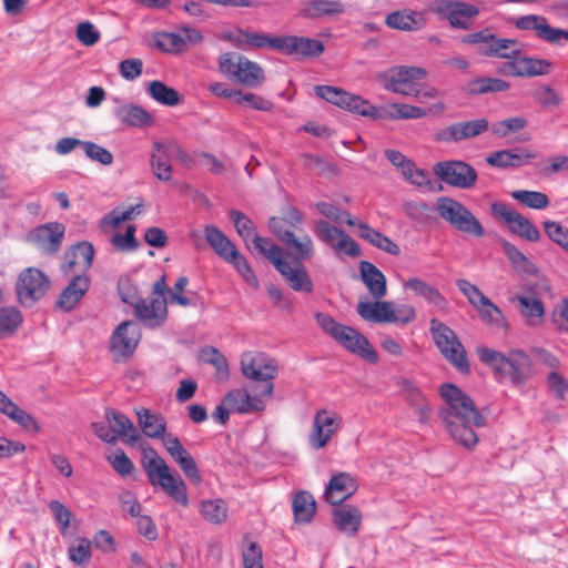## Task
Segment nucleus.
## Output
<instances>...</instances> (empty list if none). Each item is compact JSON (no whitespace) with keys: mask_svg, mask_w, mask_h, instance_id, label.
I'll return each mask as SVG.
<instances>
[{"mask_svg":"<svg viewBox=\"0 0 568 568\" xmlns=\"http://www.w3.org/2000/svg\"><path fill=\"white\" fill-rule=\"evenodd\" d=\"M149 481L160 487L175 503L187 506L186 486L179 474H172L168 464H143Z\"/></svg>","mask_w":568,"mask_h":568,"instance_id":"obj_9","label":"nucleus"},{"mask_svg":"<svg viewBox=\"0 0 568 568\" xmlns=\"http://www.w3.org/2000/svg\"><path fill=\"white\" fill-rule=\"evenodd\" d=\"M544 227L547 236L568 252V229L555 221H545Z\"/></svg>","mask_w":568,"mask_h":568,"instance_id":"obj_64","label":"nucleus"},{"mask_svg":"<svg viewBox=\"0 0 568 568\" xmlns=\"http://www.w3.org/2000/svg\"><path fill=\"white\" fill-rule=\"evenodd\" d=\"M91 541L87 538L79 537L69 547V559L77 565H85L91 559Z\"/></svg>","mask_w":568,"mask_h":568,"instance_id":"obj_58","label":"nucleus"},{"mask_svg":"<svg viewBox=\"0 0 568 568\" xmlns=\"http://www.w3.org/2000/svg\"><path fill=\"white\" fill-rule=\"evenodd\" d=\"M278 51L286 55L318 57L324 52V45L316 39L298 36H281Z\"/></svg>","mask_w":568,"mask_h":568,"instance_id":"obj_22","label":"nucleus"},{"mask_svg":"<svg viewBox=\"0 0 568 568\" xmlns=\"http://www.w3.org/2000/svg\"><path fill=\"white\" fill-rule=\"evenodd\" d=\"M225 262L233 264L244 281L253 287L258 286V280L247 260L236 250Z\"/></svg>","mask_w":568,"mask_h":568,"instance_id":"obj_59","label":"nucleus"},{"mask_svg":"<svg viewBox=\"0 0 568 568\" xmlns=\"http://www.w3.org/2000/svg\"><path fill=\"white\" fill-rule=\"evenodd\" d=\"M239 32L243 37V40L246 44L254 47V48H272L278 51V44L281 42V36L280 37H270L264 33L258 32H252L247 30L240 29Z\"/></svg>","mask_w":568,"mask_h":568,"instance_id":"obj_57","label":"nucleus"},{"mask_svg":"<svg viewBox=\"0 0 568 568\" xmlns=\"http://www.w3.org/2000/svg\"><path fill=\"white\" fill-rule=\"evenodd\" d=\"M436 211L456 231L475 237L485 235L479 220L459 201L448 196L438 197Z\"/></svg>","mask_w":568,"mask_h":568,"instance_id":"obj_5","label":"nucleus"},{"mask_svg":"<svg viewBox=\"0 0 568 568\" xmlns=\"http://www.w3.org/2000/svg\"><path fill=\"white\" fill-rule=\"evenodd\" d=\"M201 514L212 524H222L227 517V506L222 499L204 500L201 503Z\"/></svg>","mask_w":568,"mask_h":568,"instance_id":"obj_53","label":"nucleus"},{"mask_svg":"<svg viewBox=\"0 0 568 568\" xmlns=\"http://www.w3.org/2000/svg\"><path fill=\"white\" fill-rule=\"evenodd\" d=\"M141 339V331L133 321L118 325L111 336V351L116 361L132 356Z\"/></svg>","mask_w":568,"mask_h":568,"instance_id":"obj_17","label":"nucleus"},{"mask_svg":"<svg viewBox=\"0 0 568 568\" xmlns=\"http://www.w3.org/2000/svg\"><path fill=\"white\" fill-rule=\"evenodd\" d=\"M135 226L130 224L126 226L125 233H115L111 236L110 243L112 246L122 253L134 252L139 248V242L135 239Z\"/></svg>","mask_w":568,"mask_h":568,"instance_id":"obj_55","label":"nucleus"},{"mask_svg":"<svg viewBox=\"0 0 568 568\" xmlns=\"http://www.w3.org/2000/svg\"><path fill=\"white\" fill-rule=\"evenodd\" d=\"M315 318L318 326L344 348L358 355L368 363L376 364L378 362L377 352L363 334L353 327L336 322L331 315L325 313H316Z\"/></svg>","mask_w":568,"mask_h":568,"instance_id":"obj_3","label":"nucleus"},{"mask_svg":"<svg viewBox=\"0 0 568 568\" xmlns=\"http://www.w3.org/2000/svg\"><path fill=\"white\" fill-rule=\"evenodd\" d=\"M426 114L427 111L419 106L405 103H392L385 108L375 106L373 120L420 119Z\"/></svg>","mask_w":568,"mask_h":568,"instance_id":"obj_32","label":"nucleus"},{"mask_svg":"<svg viewBox=\"0 0 568 568\" xmlns=\"http://www.w3.org/2000/svg\"><path fill=\"white\" fill-rule=\"evenodd\" d=\"M138 424L142 433L150 438H160L166 432V422L161 414L151 412L148 408L135 410Z\"/></svg>","mask_w":568,"mask_h":568,"instance_id":"obj_35","label":"nucleus"},{"mask_svg":"<svg viewBox=\"0 0 568 568\" xmlns=\"http://www.w3.org/2000/svg\"><path fill=\"white\" fill-rule=\"evenodd\" d=\"M71 260L67 261L68 268H72L74 265H79L82 271H88L93 261L94 247L89 242H81L72 247Z\"/></svg>","mask_w":568,"mask_h":568,"instance_id":"obj_49","label":"nucleus"},{"mask_svg":"<svg viewBox=\"0 0 568 568\" xmlns=\"http://www.w3.org/2000/svg\"><path fill=\"white\" fill-rule=\"evenodd\" d=\"M489 129L486 118H475L450 123L436 131L434 139L443 143H460L484 134Z\"/></svg>","mask_w":568,"mask_h":568,"instance_id":"obj_11","label":"nucleus"},{"mask_svg":"<svg viewBox=\"0 0 568 568\" xmlns=\"http://www.w3.org/2000/svg\"><path fill=\"white\" fill-rule=\"evenodd\" d=\"M491 214L495 219L504 221L509 231L529 242H537L540 239L538 229L523 214L511 210L501 202H494L490 205Z\"/></svg>","mask_w":568,"mask_h":568,"instance_id":"obj_13","label":"nucleus"},{"mask_svg":"<svg viewBox=\"0 0 568 568\" xmlns=\"http://www.w3.org/2000/svg\"><path fill=\"white\" fill-rule=\"evenodd\" d=\"M477 354L500 381L507 379L515 386L524 385L534 375L532 362L523 351L513 349L504 355L488 347H479Z\"/></svg>","mask_w":568,"mask_h":568,"instance_id":"obj_2","label":"nucleus"},{"mask_svg":"<svg viewBox=\"0 0 568 568\" xmlns=\"http://www.w3.org/2000/svg\"><path fill=\"white\" fill-rule=\"evenodd\" d=\"M336 105L371 119H373V114L375 113V105L371 104L362 97L352 94L343 89Z\"/></svg>","mask_w":568,"mask_h":568,"instance_id":"obj_43","label":"nucleus"},{"mask_svg":"<svg viewBox=\"0 0 568 568\" xmlns=\"http://www.w3.org/2000/svg\"><path fill=\"white\" fill-rule=\"evenodd\" d=\"M333 523L339 530L354 536L359 529L362 514L355 506L341 504L333 510Z\"/></svg>","mask_w":568,"mask_h":568,"instance_id":"obj_34","label":"nucleus"},{"mask_svg":"<svg viewBox=\"0 0 568 568\" xmlns=\"http://www.w3.org/2000/svg\"><path fill=\"white\" fill-rule=\"evenodd\" d=\"M230 217L232 219L236 232L246 242L255 234V225L253 221L239 210H230Z\"/></svg>","mask_w":568,"mask_h":568,"instance_id":"obj_62","label":"nucleus"},{"mask_svg":"<svg viewBox=\"0 0 568 568\" xmlns=\"http://www.w3.org/2000/svg\"><path fill=\"white\" fill-rule=\"evenodd\" d=\"M313 232L321 242L334 247L344 231L331 225L325 220H317L314 223Z\"/></svg>","mask_w":568,"mask_h":568,"instance_id":"obj_56","label":"nucleus"},{"mask_svg":"<svg viewBox=\"0 0 568 568\" xmlns=\"http://www.w3.org/2000/svg\"><path fill=\"white\" fill-rule=\"evenodd\" d=\"M219 70L227 79L248 88H258L265 80L263 69L245 55L225 52L219 57Z\"/></svg>","mask_w":568,"mask_h":568,"instance_id":"obj_4","label":"nucleus"},{"mask_svg":"<svg viewBox=\"0 0 568 568\" xmlns=\"http://www.w3.org/2000/svg\"><path fill=\"white\" fill-rule=\"evenodd\" d=\"M151 166L154 175L161 181H170L172 176V166L166 148L161 143L154 144V151L151 155Z\"/></svg>","mask_w":568,"mask_h":568,"instance_id":"obj_45","label":"nucleus"},{"mask_svg":"<svg viewBox=\"0 0 568 568\" xmlns=\"http://www.w3.org/2000/svg\"><path fill=\"white\" fill-rule=\"evenodd\" d=\"M294 519L298 524H308L316 513V501L308 491L301 490L292 499Z\"/></svg>","mask_w":568,"mask_h":568,"instance_id":"obj_40","label":"nucleus"},{"mask_svg":"<svg viewBox=\"0 0 568 568\" xmlns=\"http://www.w3.org/2000/svg\"><path fill=\"white\" fill-rule=\"evenodd\" d=\"M268 227L272 233L290 250L295 254L297 261L310 260L314 255L313 241L308 235H304L300 239L288 229L284 227V221L277 220L276 216H272L268 221Z\"/></svg>","mask_w":568,"mask_h":568,"instance_id":"obj_16","label":"nucleus"},{"mask_svg":"<svg viewBox=\"0 0 568 568\" xmlns=\"http://www.w3.org/2000/svg\"><path fill=\"white\" fill-rule=\"evenodd\" d=\"M536 158V154L524 148L498 150L486 158L488 165L498 169L519 168Z\"/></svg>","mask_w":568,"mask_h":568,"instance_id":"obj_25","label":"nucleus"},{"mask_svg":"<svg viewBox=\"0 0 568 568\" xmlns=\"http://www.w3.org/2000/svg\"><path fill=\"white\" fill-rule=\"evenodd\" d=\"M475 308L479 313L481 320L488 325L495 326L497 328L506 326V318L501 310L488 297H486Z\"/></svg>","mask_w":568,"mask_h":568,"instance_id":"obj_51","label":"nucleus"},{"mask_svg":"<svg viewBox=\"0 0 568 568\" xmlns=\"http://www.w3.org/2000/svg\"><path fill=\"white\" fill-rule=\"evenodd\" d=\"M64 235V226L61 223H48L36 227L28 234V241L47 254L59 251Z\"/></svg>","mask_w":568,"mask_h":568,"instance_id":"obj_20","label":"nucleus"},{"mask_svg":"<svg viewBox=\"0 0 568 568\" xmlns=\"http://www.w3.org/2000/svg\"><path fill=\"white\" fill-rule=\"evenodd\" d=\"M429 331L443 356L460 373H469L466 351L455 332L437 318L430 320Z\"/></svg>","mask_w":568,"mask_h":568,"instance_id":"obj_7","label":"nucleus"},{"mask_svg":"<svg viewBox=\"0 0 568 568\" xmlns=\"http://www.w3.org/2000/svg\"><path fill=\"white\" fill-rule=\"evenodd\" d=\"M501 246L514 270L518 273L534 274L537 268L514 244L503 240Z\"/></svg>","mask_w":568,"mask_h":568,"instance_id":"obj_46","label":"nucleus"},{"mask_svg":"<svg viewBox=\"0 0 568 568\" xmlns=\"http://www.w3.org/2000/svg\"><path fill=\"white\" fill-rule=\"evenodd\" d=\"M339 426L335 413L325 409L318 410L313 420V428L308 435V443L313 448L324 447Z\"/></svg>","mask_w":568,"mask_h":568,"instance_id":"obj_21","label":"nucleus"},{"mask_svg":"<svg viewBox=\"0 0 568 568\" xmlns=\"http://www.w3.org/2000/svg\"><path fill=\"white\" fill-rule=\"evenodd\" d=\"M204 234L214 253L224 261L237 250L233 242L215 225H206Z\"/></svg>","mask_w":568,"mask_h":568,"instance_id":"obj_39","label":"nucleus"},{"mask_svg":"<svg viewBox=\"0 0 568 568\" xmlns=\"http://www.w3.org/2000/svg\"><path fill=\"white\" fill-rule=\"evenodd\" d=\"M358 235L363 240L367 241L372 245L376 246L377 248L392 254V255H399L400 248L399 246L393 242L388 236L382 234L377 230L371 227L367 224L359 223L358 224Z\"/></svg>","mask_w":568,"mask_h":568,"instance_id":"obj_41","label":"nucleus"},{"mask_svg":"<svg viewBox=\"0 0 568 568\" xmlns=\"http://www.w3.org/2000/svg\"><path fill=\"white\" fill-rule=\"evenodd\" d=\"M50 287V280L38 268H26L16 284L19 302L24 306H32L44 296Z\"/></svg>","mask_w":568,"mask_h":568,"instance_id":"obj_12","label":"nucleus"},{"mask_svg":"<svg viewBox=\"0 0 568 568\" xmlns=\"http://www.w3.org/2000/svg\"><path fill=\"white\" fill-rule=\"evenodd\" d=\"M22 315L16 307L0 308V338L12 335L21 325Z\"/></svg>","mask_w":568,"mask_h":568,"instance_id":"obj_52","label":"nucleus"},{"mask_svg":"<svg viewBox=\"0 0 568 568\" xmlns=\"http://www.w3.org/2000/svg\"><path fill=\"white\" fill-rule=\"evenodd\" d=\"M440 395L446 406L438 410L450 437L467 449L473 448L478 437L475 427L485 426V417L479 413L473 399L454 384L440 386Z\"/></svg>","mask_w":568,"mask_h":568,"instance_id":"obj_1","label":"nucleus"},{"mask_svg":"<svg viewBox=\"0 0 568 568\" xmlns=\"http://www.w3.org/2000/svg\"><path fill=\"white\" fill-rule=\"evenodd\" d=\"M105 419L112 430H114L116 439L126 438L125 442L128 444L131 443V435H135L134 432H139L128 416L113 408L105 409Z\"/></svg>","mask_w":568,"mask_h":568,"instance_id":"obj_42","label":"nucleus"},{"mask_svg":"<svg viewBox=\"0 0 568 568\" xmlns=\"http://www.w3.org/2000/svg\"><path fill=\"white\" fill-rule=\"evenodd\" d=\"M434 11L447 19L453 28L462 30H468L471 27V20L480 12L475 4L453 0L437 1Z\"/></svg>","mask_w":568,"mask_h":568,"instance_id":"obj_15","label":"nucleus"},{"mask_svg":"<svg viewBox=\"0 0 568 568\" xmlns=\"http://www.w3.org/2000/svg\"><path fill=\"white\" fill-rule=\"evenodd\" d=\"M404 288L412 291L416 296L423 297L427 303L435 306L442 312L448 311V301L445 296L434 286L425 281L410 277L404 283Z\"/></svg>","mask_w":568,"mask_h":568,"instance_id":"obj_28","label":"nucleus"},{"mask_svg":"<svg viewBox=\"0 0 568 568\" xmlns=\"http://www.w3.org/2000/svg\"><path fill=\"white\" fill-rule=\"evenodd\" d=\"M546 384L557 399L568 402V382L561 374L557 371H550Z\"/></svg>","mask_w":568,"mask_h":568,"instance_id":"obj_63","label":"nucleus"},{"mask_svg":"<svg viewBox=\"0 0 568 568\" xmlns=\"http://www.w3.org/2000/svg\"><path fill=\"white\" fill-rule=\"evenodd\" d=\"M0 413L17 423L23 429L32 433L39 432V425L24 409L20 408L0 389Z\"/></svg>","mask_w":568,"mask_h":568,"instance_id":"obj_31","label":"nucleus"},{"mask_svg":"<svg viewBox=\"0 0 568 568\" xmlns=\"http://www.w3.org/2000/svg\"><path fill=\"white\" fill-rule=\"evenodd\" d=\"M517 67L518 78H534L549 74L554 68V64L547 59L534 58L517 53Z\"/></svg>","mask_w":568,"mask_h":568,"instance_id":"obj_37","label":"nucleus"},{"mask_svg":"<svg viewBox=\"0 0 568 568\" xmlns=\"http://www.w3.org/2000/svg\"><path fill=\"white\" fill-rule=\"evenodd\" d=\"M527 125V120L523 116H515L498 121L493 124L491 133L498 138H505L510 133H516Z\"/></svg>","mask_w":568,"mask_h":568,"instance_id":"obj_60","label":"nucleus"},{"mask_svg":"<svg viewBox=\"0 0 568 568\" xmlns=\"http://www.w3.org/2000/svg\"><path fill=\"white\" fill-rule=\"evenodd\" d=\"M356 311L358 315L373 323H396L395 307L392 302L375 300V302H359Z\"/></svg>","mask_w":568,"mask_h":568,"instance_id":"obj_26","label":"nucleus"},{"mask_svg":"<svg viewBox=\"0 0 568 568\" xmlns=\"http://www.w3.org/2000/svg\"><path fill=\"white\" fill-rule=\"evenodd\" d=\"M282 267L281 275L287 281L288 285L295 292L311 293L313 291V282L304 267L296 261L293 263H278Z\"/></svg>","mask_w":568,"mask_h":568,"instance_id":"obj_29","label":"nucleus"},{"mask_svg":"<svg viewBox=\"0 0 568 568\" xmlns=\"http://www.w3.org/2000/svg\"><path fill=\"white\" fill-rule=\"evenodd\" d=\"M385 24L399 31H419L427 26V17L423 11L403 9L388 13Z\"/></svg>","mask_w":568,"mask_h":568,"instance_id":"obj_23","label":"nucleus"},{"mask_svg":"<svg viewBox=\"0 0 568 568\" xmlns=\"http://www.w3.org/2000/svg\"><path fill=\"white\" fill-rule=\"evenodd\" d=\"M345 11L339 1L308 0L302 3L298 14L305 19H318L325 16H338Z\"/></svg>","mask_w":568,"mask_h":568,"instance_id":"obj_33","label":"nucleus"},{"mask_svg":"<svg viewBox=\"0 0 568 568\" xmlns=\"http://www.w3.org/2000/svg\"><path fill=\"white\" fill-rule=\"evenodd\" d=\"M148 92L160 104L174 106L180 103L179 92L161 81H152L149 84Z\"/></svg>","mask_w":568,"mask_h":568,"instance_id":"obj_47","label":"nucleus"},{"mask_svg":"<svg viewBox=\"0 0 568 568\" xmlns=\"http://www.w3.org/2000/svg\"><path fill=\"white\" fill-rule=\"evenodd\" d=\"M426 77V70L419 67H392L378 74L386 91L419 97L420 90L416 89L415 81Z\"/></svg>","mask_w":568,"mask_h":568,"instance_id":"obj_8","label":"nucleus"},{"mask_svg":"<svg viewBox=\"0 0 568 568\" xmlns=\"http://www.w3.org/2000/svg\"><path fill=\"white\" fill-rule=\"evenodd\" d=\"M115 116L124 124L133 128L151 126L154 119L151 113L139 105H121L114 111Z\"/></svg>","mask_w":568,"mask_h":568,"instance_id":"obj_38","label":"nucleus"},{"mask_svg":"<svg viewBox=\"0 0 568 568\" xmlns=\"http://www.w3.org/2000/svg\"><path fill=\"white\" fill-rule=\"evenodd\" d=\"M242 374L253 381L261 383L262 394L272 397L274 392L273 379L277 376V362L262 352H245L241 356Z\"/></svg>","mask_w":568,"mask_h":568,"instance_id":"obj_6","label":"nucleus"},{"mask_svg":"<svg viewBox=\"0 0 568 568\" xmlns=\"http://www.w3.org/2000/svg\"><path fill=\"white\" fill-rule=\"evenodd\" d=\"M361 277L374 300L383 298L387 293L386 277L373 263L363 261L359 264Z\"/></svg>","mask_w":568,"mask_h":568,"instance_id":"obj_30","label":"nucleus"},{"mask_svg":"<svg viewBox=\"0 0 568 568\" xmlns=\"http://www.w3.org/2000/svg\"><path fill=\"white\" fill-rule=\"evenodd\" d=\"M90 288V278L87 275H77L61 292L55 306L64 312L73 310Z\"/></svg>","mask_w":568,"mask_h":568,"instance_id":"obj_27","label":"nucleus"},{"mask_svg":"<svg viewBox=\"0 0 568 568\" xmlns=\"http://www.w3.org/2000/svg\"><path fill=\"white\" fill-rule=\"evenodd\" d=\"M199 361L204 364H211L215 367V377L219 381H226L230 376L229 365L225 356L215 347L205 346L199 352Z\"/></svg>","mask_w":568,"mask_h":568,"instance_id":"obj_44","label":"nucleus"},{"mask_svg":"<svg viewBox=\"0 0 568 568\" xmlns=\"http://www.w3.org/2000/svg\"><path fill=\"white\" fill-rule=\"evenodd\" d=\"M516 301L519 304V311L523 316L527 317L530 325L536 324L545 314V308L539 298L532 295H518Z\"/></svg>","mask_w":568,"mask_h":568,"instance_id":"obj_48","label":"nucleus"},{"mask_svg":"<svg viewBox=\"0 0 568 568\" xmlns=\"http://www.w3.org/2000/svg\"><path fill=\"white\" fill-rule=\"evenodd\" d=\"M510 89V83L499 79L490 77H480L469 80L464 85V92L468 95H481L487 93L505 92Z\"/></svg>","mask_w":568,"mask_h":568,"instance_id":"obj_36","label":"nucleus"},{"mask_svg":"<svg viewBox=\"0 0 568 568\" xmlns=\"http://www.w3.org/2000/svg\"><path fill=\"white\" fill-rule=\"evenodd\" d=\"M433 170L442 182L457 189H470L477 181L476 170L464 161L448 160L437 162Z\"/></svg>","mask_w":568,"mask_h":568,"instance_id":"obj_10","label":"nucleus"},{"mask_svg":"<svg viewBox=\"0 0 568 568\" xmlns=\"http://www.w3.org/2000/svg\"><path fill=\"white\" fill-rule=\"evenodd\" d=\"M266 395L262 394V388L255 386L251 393L246 389H233L229 392L224 398L223 404L239 414H246L251 412H260L265 407L264 400L270 399Z\"/></svg>","mask_w":568,"mask_h":568,"instance_id":"obj_19","label":"nucleus"},{"mask_svg":"<svg viewBox=\"0 0 568 568\" xmlns=\"http://www.w3.org/2000/svg\"><path fill=\"white\" fill-rule=\"evenodd\" d=\"M397 387L405 396L406 400L419 409L422 417L429 412V407L424 403V397L419 388L407 378H399L396 382Z\"/></svg>","mask_w":568,"mask_h":568,"instance_id":"obj_50","label":"nucleus"},{"mask_svg":"<svg viewBox=\"0 0 568 568\" xmlns=\"http://www.w3.org/2000/svg\"><path fill=\"white\" fill-rule=\"evenodd\" d=\"M160 438L162 439L163 446L170 456L174 459V462H194L176 436L172 434H164Z\"/></svg>","mask_w":568,"mask_h":568,"instance_id":"obj_61","label":"nucleus"},{"mask_svg":"<svg viewBox=\"0 0 568 568\" xmlns=\"http://www.w3.org/2000/svg\"><path fill=\"white\" fill-rule=\"evenodd\" d=\"M357 490L355 479L347 473L334 475L324 493L325 500L334 506L343 504Z\"/></svg>","mask_w":568,"mask_h":568,"instance_id":"obj_24","label":"nucleus"},{"mask_svg":"<svg viewBox=\"0 0 568 568\" xmlns=\"http://www.w3.org/2000/svg\"><path fill=\"white\" fill-rule=\"evenodd\" d=\"M135 317L148 328L161 327L168 318V304L163 296L142 298L134 305Z\"/></svg>","mask_w":568,"mask_h":568,"instance_id":"obj_18","label":"nucleus"},{"mask_svg":"<svg viewBox=\"0 0 568 568\" xmlns=\"http://www.w3.org/2000/svg\"><path fill=\"white\" fill-rule=\"evenodd\" d=\"M511 197L529 209L542 210L548 206V196L538 191L517 190L511 192Z\"/></svg>","mask_w":568,"mask_h":568,"instance_id":"obj_54","label":"nucleus"},{"mask_svg":"<svg viewBox=\"0 0 568 568\" xmlns=\"http://www.w3.org/2000/svg\"><path fill=\"white\" fill-rule=\"evenodd\" d=\"M514 24L519 30L534 31L538 39L550 44L568 42V30L551 27L544 16H521L515 19Z\"/></svg>","mask_w":568,"mask_h":568,"instance_id":"obj_14","label":"nucleus"}]
</instances>
